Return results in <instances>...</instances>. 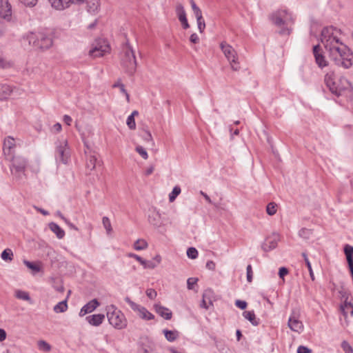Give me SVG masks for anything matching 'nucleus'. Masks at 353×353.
<instances>
[{
    "label": "nucleus",
    "mask_w": 353,
    "mask_h": 353,
    "mask_svg": "<svg viewBox=\"0 0 353 353\" xmlns=\"http://www.w3.org/2000/svg\"><path fill=\"white\" fill-rule=\"evenodd\" d=\"M321 41L330 58L337 65L349 68L353 64V54L350 50L334 35L332 28H324L321 31Z\"/></svg>",
    "instance_id": "nucleus-1"
},
{
    "label": "nucleus",
    "mask_w": 353,
    "mask_h": 353,
    "mask_svg": "<svg viewBox=\"0 0 353 353\" xmlns=\"http://www.w3.org/2000/svg\"><path fill=\"white\" fill-rule=\"evenodd\" d=\"M21 42L26 46H32L41 50H48L53 44L52 36L46 32H28L23 35Z\"/></svg>",
    "instance_id": "nucleus-2"
},
{
    "label": "nucleus",
    "mask_w": 353,
    "mask_h": 353,
    "mask_svg": "<svg viewBox=\"0 0 353 353\" xmlns=\"http://www.w3.org/2000/svg\"><path fill=\"white\" fill-rule=\"evenodd\" d=\"M270 19L272 22L278 27H282L279 31L280 34L288 35L290 34L291 28H289L294 23V18L291 13L286 10H279L273 12Z\"/></svg>",
    "instance_id": "nucleus-3"
},
{
    "label": "nucleus",
    "mask_w": 353,
    "mask_h": 353,
    "mask_svg": "<svg viewBox=\"0 0 353 353\" xmlns=\"http://www.w3.org/2000/svg\"><path fill=\"white\" fill-rule=\"evenodd\" d=\"M325 83L330 92L339 96L342 92L351 87L350 83L345 77L336 78L334 72H328L325 76Z\"/></svg>",
    "instance_id": "nucleus-4"
},
{
    "label": "nucleus",
    "mask_w": 353,
    "mask_h": 353,
    "mask_svg": "<svg viewBox=\"0 0 353 353\" xmlns=\"http://www.w3.org/2000/svg\"><path fill=\"white\" fill-rule=\"evenodd\" d=\"M10 164L9 165L11 174L14 181L21 182L23 176H26L25 173L28 166V160L21 156L10 157Z\"/></svg>",
    "instance_id": "nucleus-5"
},
{
    "label": "nucleus",
    "mask_w": 353,
    "mask_h": 353,
    "mask_svg": "<svg viewBox=\"0 0 353 353\" xmlns=\"http://www.w3.org/2000/svg\"><path fill=\"white\" fill-rule=\"evenodd\" d=\"M105 311L109 323L115 329L122 330L126 327L128 321L125 315L114 305H107Z\"/></svg>",
    "instance_id": "nucleus-6"
},
{
    "label": "nucleus",
    "mask_w": 353,
    "mask_h": 353,
    "mask_svg": "<svg viewBox=\"0 0 353 353\" xmlns=\"http://www.w3.org/2000/svg\"><path fill=\"white\" fill-rule=\"evenodd\" d=\"M121 65L130 75H132L137 69V61L134 52L128 43H126L123 49V54L121 57Z\"/></svg>",
    "instance_id": "nucleus-7"
},
{
    "label": "nucleus",
    "mask_w": 353,
    "mask_h": 353,
    "mask_svg": "<svg viewBox=\"0 0 353 353\" xmlns=\"http://www.w3.org/2000/svg\"><path fill=\"white\" fill-rule=\"evenodd\" d=\"M221 49L225 57L229 61L232 70L238 71L240 69V64L238 61V56L236 50L225 42L220 44Z\"/></svg>",
    "instance_id": "nucleus-8"
},
{
    "label": "nucleus",
    "mask_w": 353,
    "mask_h": 353,
    "mask_svg": "<svg viewBox=\"0 0 353 353\" xmlns=\"http://www.w3.org/2000/svg\"><path fill=\"white\" fill-rule=\"evenodd\" d=\"M70 157L68 141L66 139L58 140L56 142L55 158L57 161L66 164Z\"/></svg>",
    "instance_id": "nucleus-9"
},
{
    "label": "nucleus",
    "mask_w": 353,
    "mask_h": 353,
    "mask_svg": "<svg viewBox=\"0 0 353 353\" xmlns=\"http://www.w3.org/2000/svg\"><path fill=\"white\" fill-rule=\"evenodd\" d=\"M110 52V46L103 39H97L89 51V55L93 58L103 57Z\"/></svg>",
    "instance_id": "nucleus-10"
},
{
    "label": "nucleus",
    "mask_w": 353,
    "mask_h": 353,
    "mask_svg": "<svg viewBox=\"0 0 353 353\" xmlns=\"http://www.w3.org/2000/svg\"><path fill=\"white\" fill-rule=\"evenodd\" d=\"M124 300L130 306L131 309L137 312L139 317L141 319L149 321L154 319V316L145 307L132 301L128 296H126Z\"/></svg>",
    "instance_id": "nucleus-11"
},
{
    "label": "nucleus",
    "mask_w": 353,
    "mask_h": 353,
    "mask_svg": "<svg viewBox=\"0 0 353 353\" xmlns=\"http://www.w3.org/2000/svg\"><path fill=\"white\" fill-rule=\"evenodd\" d=\"M148 221L150 224L156 228H159L165 225V220L156 208H152L149 211Z\"/></svg>",
    "instance_id": "nucleus-12"
},
{
    "label": "nucleus",
    "mask_w": 353,
    "mask_h": 353,
    "mask_svg": "<svg viewBox=\"0 0 353 353\" xmlns=\"http://www.w3.org/2000/svg\"><path fill=\"white\" fill-rule=\"evenodd\" d=\"M279 241V235L276 233H272L266 237L264 242L261 245V249L264 252H270L277 247V244Z\"/></svg>",
    "instance_id": "nucleus-13"
},
{
    "label": "nucleus",
    "mask_w": 353,
    "mask_h": 353,
    "mask_svg": "<svg viewBox=\"0 0 353 353\" xmlns=\"http://www.w3.org/2000/svg\"><path fill=\"white\" fill-rule=\"evenodd\" d=\"M288 325L292 331L301 333L304 328L303 323L299 320L298 317L293 312L290 316Z\"/></svg>",
    "instance_id": "nucleus-14"
},
{
    "label": "nucleus",
    "mask_w": 353,
    "mask_h": 353,
    "mask_svg": "<svg viewBox=\"0 0 353 353\" xmlns=\"http://www.w3.org/2000/svg\"><path fill=\"white\" fill-rule=\"evenodd\" d=\"M85 145L86 146L85 153L87 155L86 166L90 170H92L95 168V166L97 163V159L94 152L92 151L91 148L86 143H85Z\"/></svg>",
    "instance_id": "nucleus-15"
},
{
    "label": "nucleus",
    "mask_w": 353,
    "mask_h": 353,
    "mask_svg": "<svg viewBox=\"0 0 353 353\" xmlns=\"http://www.w3.org/2000/svg\"><path fill=\"white\" fill-rule=\"evenodd\" d=\"M12 15V7L8 0H0V16L1 17L10 20Z\"/></svg>",
    "instance_id": "nucleus-16"
},
{
    "label": "nucleus",
    "mask_w": 353,
    "mask_h": 353,
    "mask_svg": "<svg viewBox=\"0 0 353 353\" xmlns=\"http://www.w3.org/2000/svg\"><path fill=\"white\" fill-rule=\"evenodd\" d=\"M15 141L13 137L8 136L5 139L3 150L7 158L13 155L12 150L15 148Z\"/></svg>",
    "instance_id": "nucleus-17"
},
{
    "label": "nucleus",
    "mask_w": 353,
    "mask_h": 353,
    "mask_svg": "<svg viewBox=\"0 0 353 353\" xmlns=\"http://www.w3.org/2000/svg\"><path fill=\"white\" fill-rule=\"evenodd\" d=\"M99 305V303L97 299H94L86 303L83 307L81 309L79 312V316H83L86 314L91 313L93 312L98 306Z\"/></svg>",
    "instance_id": "nucleus-18"
},
{
    "label": "nucleus",
    "mask_w": 353,
    "mask_h": 353,
    "mask_svg": "<svg viewBox=\"0 0 353 353\" xmlns=\"http://www.w3.org/2000/svg\"><path fill=\"white\" fill-rule=\"evenodd\" d=\"M321 48L319 45L313 47V53L315 57L316 63L320 68H323L327 65V61L324 56L320 52Z\"/></svg>",
    "instance_id": "nucleus-19"
},
{
    "label": "nucleus",
    "mask_w": 353,
    "mask_h": 353,
    "mask_svg": "<svg viewBox=\"0 0 353 353\" xmlns=\"http://www.w3.org/2000/svg\"><path fill=\"white\" fill-rule=\"evenodd\" d=\"M154 308L157 314L166 320H170L172 316V313L168 308L159 304H155Z\"/></svg>",
    "instance_id": "nucleus-20"
},
{
    "label": "nucleus",
    "mask_w": 353,
    "mask_h": 353,
    "mask_svg": "<svg viewBox=\"0 0 353 353\" xmlns=\"http://www.w3.org/2000/svg\"><path fill=\"white\" fill-rule=\"evenodd\" d=\"M104 319L105 315L102 314H93L86 317V321L93 326L100 325Z\"/></svg>",
    "instance_id": "nucleus-21"
},
{
    "label": "nucleus",
    "mask_w": 353,
    "mask_h": 353,
    "mask_svg": "<svg viewBox=\"0 0 353 353\" xmlns=\"http://www.w3.org/2000/svg\"><path fill=\"white\" fill-rule=\"evenodd\" d=\"M52 7L58 10H62L68 8L71 0H49Z\"/></svg>",
    "instance_id": "nucleus-22"
},
{
    "label": "nucleus",
    "mask_w": 353,
    "mask_h": 353,
    "mask_svg": "<svg viewBox=\"0 0 353 353\" xmlns=\"http://www.w3.org/2000/svg\"><path fill=\"white\" fill-rule=\"evenodd\" d=\"M243 317L249 321L252 325L256 326L259 324V319L256 318L254 311H245L243 312Z\"/></svg>",
    "instance_id": "nucleus-23"
},
{
    "label": "nucleus",
    "mask_w": 353,
    "mask_h": 353,
    "mask_svg": "<svg viewBox=\"0 0 353 353\" xmlns=\"http://www.w3.org/2000/svg\"><path fill=\"white\" fill-rule=\"evenodd\" d=\"M344 252L346 256L347 264L350 268L353 267V247L350 245H345L344 247Z\"/></svg>",
    "instance_id": "nucleus-24"
},
{
    "label": "nucleus",
    "mask_w": 353,
    "mask_h": 353,
    "mask_svg": "<svg viewBox=\"0 0 353 353\" xmlns=\"http://www.w3.org/2000/svg\"><path fill=\"white\" fill-rule=\"evenodd\" d=\"M341 310L345 317L347 316L348 313L353 316V302L345 300L344 303L341 305Z\"/></svg>",
    "instance_id": "nucleus-25"
},
{
    "label": "nucleus",
    "mask_w": 353,
    "mask_h": 353,
    "mask_svg": "<svg viewBox=\"0 0 353 353\" xmlns=\"http://www.w3.org/2000/svg\"><path fill=\"white\" fill-rule=\"evenodd\" d=\"M50 229L57 235L58 239H62L65 236V232L57 223H50Z\"/></svg>",
    "instance_id": "nucleus-26"
},
{
    "label": "nucleus",
    "mask_w": 353,
    "mask_h": 353,
    "mask_svg": "<svg viewBox=\"0 0 353 353\" xmlns=\"http://www.w3.org/2000/svg\"><path fill=\"white\" fill-rule=\"evenodd\" d=\"M14 90L10 85H2L0 89V99L3 100L7 99Z\"/></svg>",
    "instance_id": "nucleus-27"
},
{
    "label": "nucleus",
    "mask_w": 353,
    "mask_h": 353,
    "mask_svg": "<svg viewBox=\"0 0 353 353\" xmlns=\"http://www.w3.org/2000/svg\"><path fill=\"white\" fill-rule=\"evenodd\" d=\"M100 6L99 0H88L87 10L90 13L96 12Z\"/></svg>",
    "instance_id": "nucleus-28"
},
{
    "label": "nucleus",
    "mask_w": 353,
    "mask_h": 353,
    "mask_svg": "<svg viewBox=\"0 0 353 353\" xmlns=\"http://www.w3.org/2000/svg\"><path fill=\"white\" fill-rule=\"evenodd\" d=\"M14 296L18 299L28 301L30 303H32L28 292H27L26 291H23L21 290H17L14 292Z\"/></svg>",
    "instance_id": "nucleus-29"
},
{
    "label": "nucleus",
    "mask_w": 353,
    "mask_h": 353,
    "mask_svg": "<svg viewBox=\"0 0 353 353\" xmlns=\"http://www.w3.org/2000/svg\"><path fill=\"white\" fill-rule=\"evenodd\" d=\"M176 13L180 22L185 21L187 19L186 12L182 4L177 3L176 6Z\"/></svg>",
    "instance_id": "nucleus-30"
},
{
    "label": "nucleus",
    "mask_w": 353,
    "mask_h": 353,
    "mask_svg": "<svg viewBox=\"0 0 353 353\" xmlns=\"http://www.w3.org/2000/svg\"><path fill=\"white\" fill-rule=\"evenodd\" d=\"M163 332L165 339L170 342L175 341L179 336V332L176 330H164Z\"/></svg>",
    "instance_id": "nucleus-31"
},
{
    "label": "nucleus",
    "mask_w": 353,
    "mask_h": 353,
    "mask_svg": "<svg viewBox=\"0 0 353 353\" xmlns=\"http://www.w3.org/2000/svg\"><path fill=\"white\" fill-rule=\"evenodd\" d=\"M68 309L67 299L58 303L53 310L56 313L64 312Z\"/></svg>",
    "instance_id": "nucleus-32"
},
{
    "label": "nucleus",
    "mask_w": 353,
    "mask_h": 353,
    "mask_svg": "<svg viewBox=\"0 0 353 353\" xmlns=\"http://www.w3.org/2000/svg\"><path fill=\"white\" fill-rule=\"evenodd\" d=\"M102 223L104 228L105 229L106 234L108 235H110L112 232V228L109 218L107 216H103L102 219Z\"/></svg>",
    "instance_id": "nucleus-33"
},
{
    "label": "nucleus",
    "mask_w": 353,
    "mask_h": 353,
    "mask_svg": "<svg viewBox=\"0 0 353 353\" xmlns=\"http://www.w3.org/2000/svg\"><path fill=\"white\" fill-rule=\"evenodd\" d=\"M302 256L304 258V261L305 262V264L307 267V269H308V271L310 272V278L312 281H314L315 279V277H314V272H313V270H312V265H311V263L307 256V254L305 253H303L302 254Z\"/></svg>",
    "instance_id": "nucleus-34"
},
{
    "label": "nucleus",
    "mask_w": 353,
    "mask_h": 353,
    "mask_svg": "<svg viewBox=\"0 0 353 353\" xmlns=\"http://www.w3.org/2000/svg\"><path fill=\"white\" fill-rule=\"evenodd\" d=\"M147 247H148L147 242L143 239L137 240L134 244V248L137 250H143L145 249Z\"/></svg>",
    "instance_id": "nucleus-35"
},
{
    "label": "nucleus",
    "mask_w": 353,
    "mask_h": 353,
    "mask_svg": "<svg viewBox=\"0 0 353 353\" xmlns=\"http://www.w3.org/2000/svg\"><path fill=\"white\" fill-rule=\"evenodd\" d=\"M13 256L12 251L10 249H6L4 250L1 254V257L4 261H12Z\"/></svg>",
    "instance_id": "nucleus-36"
},
{
    "label": "nucleus",
    "mask_w": 353,
    "mask_h": 353,
    "mask_svg": "<svg viewBox=\"0 0 353 353\" xmlns=\"http://www.w3.org/2000/svg\"><path fill=\"white\" fill-rule=\"evenodd\" d=\"M181 188L178 185L174 187L172 192L169 194L170 202H173L176 196L181 193Z\"/></svg>",
    "instance_id": "nucleus-37"
},
{
    "label": "nucleus",
    "mask_w": 353,
    "mask_h": 353,
    "mask_svg": "<svg viewBox=\"0 0 353 353\" xmlns=\"http://www.w3.org/2000/svg\"><path fill=\"white\" fill-rule=\"evenodd\" d=\"M38 347L40 350L46 352H48L51 350L50 345L49 343H48L46 341H43V340L39 341L38 342Z\"/></svg>",
    "instance_id": "nucleus-38"
},
{
    "label": "nucleus",
    "mask_w": 353,
    "mask_h": 353,
    "mask_svg": "<svg viewBox=\"0 0 353 353\" xmlns=\"http://www.w3.org/2000/svg\"><path fill=\"white\" fill-rule=\"evenodd\" d=\"M276 204L274 202L268 203L266 208V212L270 216L275 214L276 212Z\"/></svg>",
    "instance_id": "nucleus-39"
},
{
    "label": "nucleus",
    "mask_w": 353,
    "mask_h": 353,
    "mask_svg": "<svg viewBox=\"0 0 353 353\" xmlns=\"http://www.w3.org/2000/svg\"><path fill=\"white\" fill-rule=\"evenodd\" d=\"M23 263L26 265L27 268H28L29 269H30L36 272H38L41 270L40 267L39 265H37L32 262L25 260L23 261Z\"/></svg>",
    "instance_id": "nucleus-40"
},
{
    "label": "nucleus",
    "mask_w": 353,
    "mask_h": 353,
    "mask_svg": "<svg viewBox=\"0 0 353 353\" xmlns=\"http://www.w3.org/2000/svg\"><path fill=\"white\" fill-rule=\"evenodd\" d=\"M187 255L190 259H195L198 256V251L194 248H189L187 250Z\"/></svg>",
    "instance_id": "nucleus-41"
},
{
    "label": "nucleus",
    "mask_w": 353,
    "mask_h": 353,
    "mask_svg": "<svg viewBox=\"0 0 353 353\" xmlns=\"http://www.w3.org/2000/svg\"><path fill=\"white\" fill-rule=\"evenodd\" d=\"M113 86L114 88H116V87L119 88V89H120L121 92L125 95L127 101H130V96L128 94L126 90L125 89V86L123 83H121V82H117V83H114Z\"/></svg>",
    "instance_id": "nucleus-42"
},
{
    "label": "nucleus",
    "mask_w": 353,
    "mask_h": 353,
    "mask_svg": "<svg viewBox=\"0 0 353 353\" xmlns=\"http://www.w3.org/2000/svg\"><path fill=\"white\" fill-rule=\"evenodd\" d=\"M341 347L345 353H353V348L346 341L341 343Z\"/></svg>",
    "instance_id": "nucleus-43"
},
{
    "label": "nucleus",
    "mask_w": 353,
    "mask_h": 353,
    "mask_svg": "<svg viewBox=\"0 0 353 353\" xmlns=\"http://www.w3.org/2000/svg\"><path fill=\"white\" fill-rule=\"evenodd\" d=\"M135 150L144 159H147L148 158V154L145 148H143L141 145H137L135 148Z\"/></svg>",
    "instance_id": "nucleus-44"
},
{
    "label": "nucleus",
    "mask_w": 353,
    "mask_h": 353,
    "mask_svg": "<svg viewBox=\"0 0 353 353\" xmlns=\"http://www.w3.org/2000/svg\"><path fill=\"white\" fill-rule=\"evenodd\" d=\"M30 170L34 174H38L40 172V163L39 161H35L30 165Z\"/></svg>",
    "instance_id": "nucleus-45"
},
{
    "label": "nucleus",
    "mask_w": 353,
    "mask_h": 353,
    "mask_svg": "<svg viewBox=\"0 0 353 353\" xmlns=\"http://www.w3.org/2000/svg\"><path fill=\"white\" fill-rule=\"evenodd\" d=\"M126 123L130 130H134L136 128V123L134 121V118L132 117V116H128Z\"/></svg>",
    "instance_id": "nucleus-46"
},
{
    "label": "nucleus",
    "mask_w": 353,
    "mask_h": 353,
    "mask_svg": "<svg viewBox=\"0 0 353 353\" xmlns=\"http://www.w3.org/2000/svg\"><path fill=\"white\" fill-rule=\"evenodd\" d=\"M198 29L201 33H202L205 28V23L203 18L196 19Z\"/></svg>",
    "instance_id": "nucleus-47"
},
{
    "label": "nucleus",
    "mask_w": 353,
    "mask_h": 353,
    "mask_svg": "<svg viewBox=\"0 0 353 353\" xmlns=\"http://www.w3.org/2000/svg\"><path fill=\"white\" fill-rule=\"evenodd\" d=\"M142 265L144 268L154 269L157 267V263L152 261L144 260V263Z\"/></svg>",
    "instance_id": "nucleus-48"
},
{
    "label": "nucleus",
    "mask_w": 353,
    "mask_h": 353,
    "mask_svg": "<svg viewBox=\"0 0 353 353\" xmlns=\"http://www.w3.org/2000/svg\"><path fill=\"white\" fill-rule=\"evenodd\" d=\"M11 66V63L7 61L3 56L0 54V68H7Z\"/></svg>",
    "instance_id": "nucleus-49"
},
{
    "label": "nucleus",
    "mask_w": 353,
    "mask_h": 353,
    "mask_svg": "<svg viewBox=\"0 0 353 353\" xmlns=\"http://www.w3.org/2000/svg\"><path fill=\"white\" fill-rule=\"evenodd\" d=\"M19 1L25 6L28 7H33L37 3V0H19Z\"/></svg>",
    "instance_id": "nucleus-50"
},
{
    "label": "nucleus",
    "mask_w": 353,
    "mask_h": 353,
    "mask_svg": "<svg viewBox=\"0 0 353 353\" xmlns=\"http://www.w3.org/2000/svg\"><path fill=\"white\" fill-rule=\"evenodd\" d=\"M198 279L196 278H189L187 281V285L189 290H192L194 285L196 283Z\"/></svg>",
    "instance_id": "nucleus-51"
},
{
    "label": "nucleus",
    "mask_w": 353,
    "mask_h": 353,
    "mask_svg": "<svg viewBox=\"0 0 353 353\" xmlns=\"http://www.w3.org/2000/svg\"><path fill=\"white\" fill-rule=\"evenodd\" d=\"M247 271V280L248 282H252V276H253V272L252 269L251 265H248L246 268Z\"/></svg>",
    "instance_id": "nucleus-52"
},
{
    "label": "nucleus",
    "mask_w": 353,
    "mask_h": 353,
    "mask_svg": "<svg viewBox=\"0 0 353 353\" xmlns=\"http://www.w3.org/2000/svg\"><path fill=\"white\" fill-rule=\"evenodd\" d=\"M210 291H205V292L203 295V300L201 303V307L205 308V309H208L209 307L208 303H207V301H206V296H207V294L210 293Z\"/></svg>",
    "instance_id": "nucleus-53"
},
{
    "label": "nucleus",
    "mask_w": 353,
    "mask_h": 353,
    "mask_svg": "<svg viewBox=\"0 0 353 353\" xmlns=\"http://www.w3.org/2000/svg\"><path fill=\"white\" fill-rule=\"evenodd\" d=\"M235 305L241 310H244L247 307V303L245 301L236 300Z\"/></svg>",
    "instance_id": "nucleus-54"
},
{
    "label": "nucleus",
    "mask_w": 353,
    "mask_h": 353,
    "mask_svg": "<svg viewBox=\"0 0 353 353\" xmlns=\"http://www.w3.org/2000/svg\"><path fill=\"white\" fill-rule=\"evenodd\" d=\"M146 295L151 299H154L156 298L157 293L153 289H148L146 290Z\"/></svg>",
    "instance_id": "nucleus-55"
},
{
    "label": "nucleus",
    "mask_w": 353,
    "mask_h": 353,
    "mask_svg": "<svg viewBox=\"0 0 353 353\" xmlns=\"http://www.w3.org/2000/svg\"><path fill=\"white\" fill-rule=\"evenodd\" d=\"M310 234V230L306 228H302L299 232V236L304 238H308Z\"/></svg>",
    "instance_id": "nucleus-56"
},
{
    "label": "nucleus",
    "mask_w": 353,
    "mask_h": 353,
    "mask_svg": "<svg viewBox=\"0 0 353 353\" xmlns=\"http://www.w3.org/2000/svg\"><path fill=\"white\" fill-rule=\"evenodd\" d=\"M312 350L308 347L300 345L297 349V353H311Z\"/></svg>",
    "instance_id": "nucleus-57"
},
{
    "label": "nucleus",
    "mask_w": 353,
    "mask_h": 353,
    "mask_svg": "<svg viewBox=\"0 0 353 353\" xmlns=\"http://www.w3.org/2000/svg\"><path fill=\"white\" fill-rule=\"evenodd\" d=\"M288 274V270L286 268L282 267V268H279V275L280 278L283 279L284 276L285 275H287Z\"/></svg>",
    "instance_id": "nucleus-58"
},
{
    "label": "nucleus",
    "mask_w": 353,
    "mask_h": 353,
    "mask_svg": "<svg viewBox=\"0 0 353 353\" xmlns=\"http://www.w3.org/2000/svg\"><path fill=\"white\" fill-rule=\"evenodd\" d=\"M190 41L192 43H198L199 41V38L196 33H193L190 35Z\"/></svg>",
    "instance_id": "nucleus-59"
},
{
    "label": "nucleus",
    "mask_w": 353,
    "mask_h": 353,
    "mask_svg": "<svg viewBox=\"0 0 353 353\" xmlns=\"http://www.w3.org/2000/svg\"><path fill=\"white\" fill-rule=\"evenodd\" d=\"M143 138L145 141H152V137L149 131H145V134L143 135Z\"/></svg>",
    "instance_id": "nucleus-60"
},
{
    "label": "nucleus",
    "mask_w": 353,
    "mask_h": 353,
    "mask_svg": "<svg viewBox=\"0 0 353 353\" xmlns=\"http://www.w3.org/2000/svg\"><path fill=\"white\" fill-rule=\"evenodd\" d=\"M205 266H206V268L210 270H214L216 265H215V263L214 261H208L206 263V265Z\"/></svg>",
    "instance_id": "nucleus-61"
},
{
    "label": "nucleus",
    "mask_w": 353,
    "mask_h": 353,
    "mask_svg": "<svg viewBox=\"0 0 353 353\" xmlns=\"http://www.w3.org/2000/svg\"><path fill=\"white\" fill-rule=\"evenodd\" d=\"M129 256L135 259L138 261L141 265L144 263V259H143L141 256H138L135 254H129Z\"/></svg>",
    "instance_id": "nucleus-62"
},
{
    "label": "nucleus",
    "mask_w": 353,
    "mask_h": 353,
    "mask_svg": "<svg viewBox=\"0 0 353 353\" xmlns=\"http://www.w3.org/2000/svg\"><path fill=\"white\" fill-rule=\"evenodd\" d=\"M61 130V125L59 123H55L52 128V131L54 132H59Z\"/></svg>",
    "instance_id": "nucleus-63"
},
{
    "label": "nucleus",
    "mask_w": 353,
    "mask_h": 353,
    "mask_svg": "<svg viewBox=\"0 0 353 353\" xmlns=\"http://www.w3.org/2000/svg\"><path fill=\"white\" fill-rule=\"evenodd\" d=\"M6 31V25L0 21V37H3Z\"/></svg>",
    "instance_id": "nucleus-64"
}]
</instances>
